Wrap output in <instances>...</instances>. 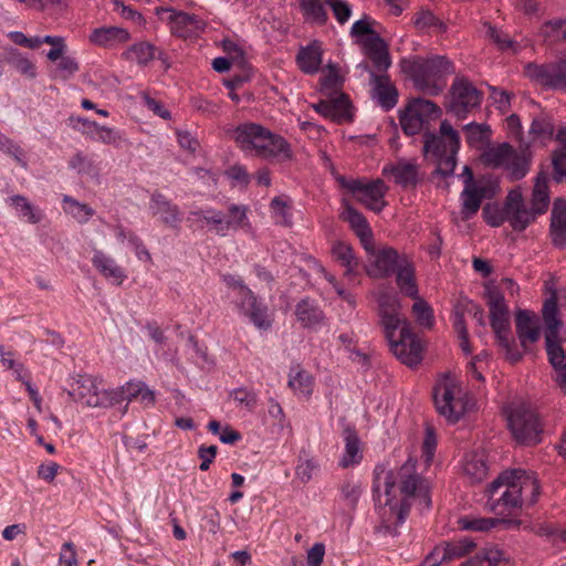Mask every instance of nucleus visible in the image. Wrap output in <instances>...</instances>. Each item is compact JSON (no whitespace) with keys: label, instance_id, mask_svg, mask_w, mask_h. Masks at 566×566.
Here are the masks:
<instances>
[{"label":"nucleus","instance_id":"f257e3e1","mask_svg":"<svg viewBox=\"0 0 566 566\" xmlns=\"http://www.w3.org/2000/svg\"><path fill=\"white\" fill-rule=\"evenodd\" d=\"M416 467L417 461L412 458H408L398 470L388 469L384 463L375 467L373 493L380 520L379 533L397 536L412 500H419L426 507L430 506L428 483Z\"/></svg>","mask_w":566,"mask_h":566},{"label":"nucleus","instance_id":"f03ea898","mask_svg":"<svg viewBox=\"0 0 566 566\" xmlns=\"http://www.w3.org/2000/svg\"><path fill=\"white\" fill-rule=\"evenodd\" d=\"M486 495V507L499 515H505L524 505L535 504L539 485L533 473L506 471L488 486Z\"/></svg>","mask_w":566,"mask_h":566},{"label":"nucleus","instance_id":"7ed1b4c3","mask_svg":"<svg viewBox=\"0 0 566 566\" xmlns=\"http://www.w3.org/2000/svg\"><path fill=\"white\" fill-rule=\"evenodd\" d=\"M399 64L413 86L430 96L441 94L448 77L455 72L453 63L444 55H411L401 59Z\"/></svg>","mask_w":566,"mask_h":566},{"label":"nucleus","instance_id":"20e7f679","mask_svg":"<svg viewBox=\"0 0 566 566\" xmlns=\"http://www.w3.org/2000/svg\"><path fill=\"white\" fill-rule=\"evenodd\" d=\"M232 138L249 155L277 160L292 158L290 144L260 124H240L233 130Z\"/></svg>","mask_w":566,"mask_h":566},{"label":"nucleus","instance_id":"39448f33","mask_svg":"<svg viewBox=\"0 0 566 566\" xmlns=\"http://www.w3.org/2000/svg\"><path fill=\"white\" fill-rule=\"evenodd\" d=\"M385 336L392 354L405 365H418L422 359V344L411 331L410 323L400 314L380 317Z\"/></svg>","mask_w":566,"mask_h":566},{"label":"nucleus","instance_id":"423d86ee","mask_svg":"<svg viewBox=\"0 0 566 566\" xmlns=\"http://www.w3.org/2000/svg\"><path fill=\"white\" fill-rule=\"evenodd\" d=\"M460 149L459 133L448 120L440 124L439 135L426 134L423 151L437 160V172L442 176L453 174L457 165V154Z\"/></svg>","mask_w":566,"mask_h":566},{"label":"nucleus","instance_id":"0eeeda50","mask_svg":"<svg viewBox=\"0 0 566 566\" xmlns=\"http://www.w3.org/2000/svg\"><path fill=\"white\" fill-rule=\"evenodd\" d=\"M558 307L555 298H548L543 305V319L545 323L546 353L551 365L556 373V381L566 391V364L562 342L565 337L560 333L562 322L557 317Z\"/></svg>","mask_w":566,"mask_h":566},{"label":"nucleus","instance_id":"6e6552de","mask_svg":"<svg viewBox=\"0 0 566 566\" xmlns=\"http://www.w3.org/2000/svg\"><path fill=\"white\" fill-rule=\"evenodd\" d=\"M484 296L490 310L491 326L500 346L505 350L510 361H518L522 355L515 349L511 337L509 306L503 293L495 285L489 284L485 286Z\"/></svg>","mask_w":566,"mask_h":566},{"label":"nucleus","instance_id":"1a4fd4ad","mask_svg":"<svg viewBox=\"0 0 566 566\" xmlns=\"http://www.w3.org/2000/svg\"><path fill=\"white\" fill-rule=\"evenodd\" d=\"M437 411L449 422H457L469 409V399L458 380L446 375L433 388Z\"/></svg>","mask_w":566,"mask_h":566},{"label":"nucleus","instance_id":"9d476101","mask_svg":"<svg viewBox=\"0 0 566 566\" xmlns=\"http://www.w3.org/2000/svg\"><path fill=\"white\" fill-rule=\"evenodd\" d=\"M223 282L238 292L239 300L237 306L242 315L259 329H268L271 326L269 310L265 304L260 302L254 293L243 284L242 280L232 274L222 276Z\"/></svg>","mask_w":566,"mask_h":566},{"label":"nucleus","instance_id":"9b49d317","mask_svg":"<svg viewBox=\"0 0 566 566\" xmlns=\"http://www.w3.org/2000/svg\"><path fill=\"white\" fill-rule=\"evenodd\" d=\"M509 427L515 440L522 444H536L541 441L543 428L539 418L525 403H520L511 409Z\"/></svg>","mask_w":566,"mask_h":566},{"label":"nucleus","instance_id":"f8f14e48","mask_svg":"<svg viewBox=\"0 0 566 566\" xmlns=\"http://www.w3.org/2000/svg\"><path fill=\"white\" fill-rule=\"evenodd\" d=\"M339 182L357 201L371 211L380 212L387 205L384 198L388 191V187L381 179L368 181L365 179H346L343 177L339 179Z\"/></svg>","mask_w":566,"mask_h":566},{"label":"nucleus","instance_id":"ddd939ff","mask_svg":"<svg viewBox=\"0 0 566 566\" xmlns=\"http://www.w3.org/2000/svg\"><path fill=\"white\" fill-rule=\"evenodd\" d=\"M525 74L546 90L566 91V57L546 64L528 63Z\"/></svg>","mask_w":566,"mask_h":566},{"label":"nucleus","instance_id":"4468645a","mask_svg":"<svg viewBox=\"0 0 566 566\" xmlns=\"http://www.w3.org/2000/svg\"><path fill=\"white\" fill-rule=\"evenodd\" d=\"M482 98V92L469 80L457 77L450 90L449 111L458 118H464L469 112L480 106Z\"/></svg>","mask_w":566,"mask_h":566},{"label":"nucleus","instance_id":"2eb2a0df","mask_svg":"<svg viewBox=\"0 0 566 566\" xmlns=\"http://www.w3.org/2000/svg\"><path fill=\"white\" fill-rule=\"evenodd\" d=\"M370 256L369 275L375 277H387L394 274L402 263V259H408L405 254H399L397 250L390 247H384L376 250L371 242V249L366 251Z\"/></svg>","mask_w":566,"mask_h":566},{"label":"nucleus","instance_id":"dca6fc26","mask_svg":"<svg viewBox=\"0 0 566 566\" xmlns=\"http://www.w3.org/2000/svg\"><path fill=\"white\" fill-rule=\"evenodd\" d=\"M507 221L515 231H523L539 214L534 207L527 208L522 192L518 189L511 190L505 202Z\"/></svg>","mask_w":566,"mask_h":566},{"label":"nucleus","instance_id":"f3484780","mask_svg":"<svg viewBox=\"0 0 566 566\" xmlns=\"http://www.w3.org/2000/svg\"><path fill=\"white\" fill-rule=\"evenodd\" d=\"M464 170L468 172V178L464 180V189L461 192V214L463 220H469L478 213L482 201L486 198L488 187L473 180V174L468 166H464Z\"/></svg>","mask_w":566,"mask_h":566},{"label":"nucleus","instance_id":"a211bd4d","mask_svg":"<svg viewBox=\"0 0 566 566\" xmlns=\"http://www.w3.org/2000/svg\"><path fill=\"white\" fill-rule=\"evenodd\" d=\"M168 13L167 21L172 34L179 38H188L197 34L205 27V23L196 14L184 11H176L171 8H161L158 13Z\"/></svg>","mask_w":566,"mask_h":566},{"label":"nucleus","instance_id":"6ab92c4d","mask_svg":"<svg viewBox=\"0 0 566 566\" xmlns=\"http://www.w3.org/2000/svg\"><path fill=\"white\" fill-rule=\"evenodd\" d=\"M69 395L75 400L81 401L87 407H103L102 390L98 388L96 380L88 375H78L77 379L72 384V390Z\"/></svg>","mask_w":566,"mask_h":566},{"label":"nucleus","instance_id":"aec40b11","mask_svg":"<svg viewBox=\"0 0 566 566\" xmlns=\"http://www.w3.org/2000/svg\"><path fill=\"white\" fill-rule=\"evenodd\" d=\"M382 175L392 177L394 181L403 188L416 187L422 179L420 166L415 160L407 159L385 165Z\"/></svg>","mask_w":566,"mask_h":566},{"label":"nucleus","instance_id":"412c9836","mask_svg":"<svg viewBox=\"0 0 566 566\" xmlns=\"http://www.w3.org/2000/svg\"><path fill=\"white\" fill-rule=\"evenodd\" d=\"M371 96L385 111L392 109L398 103V91L387 75L370 71Z\"/></svg>","mask_w":566,"mask_h":566},{"label":"nucleus","instance_id":"4be33fe9","mask_svg":"<svg viewBox=\"0 0 566 566\" xmlns=\"http://www.w3.org/2000/svg\"><path fill=\"white\" fill-rule=\"evenodd\" d=\"M516 334L522 347L528 346L539 338V319L537 315L527 310H518L515 317Z\"/></svg>","mask_w":566,"mask_h":566},{"label":"nucleus","instance_id":"5701e85b","mask_svg":"<svg viewBox=\"0 0 566 566\" xmlns=\"http://www.w3.org/2000/svg\"><path fill=\"white\" fill-rule=\"evenodd\" d=\"M340 218L344 221L348 222L350 229L359 238L364 249L366 251H369V249H371L373 231L369 227L367 219L363 216V213L346 202L344 203V209L340 213Z\"/></svg>","mask_w":566,"mask_h":566},{"label":"nucleus","instance_id":"b1692460","mask_svg":"<svg viewBox=\"0 0 566 566\" xmlns=\"http://www.w3.org/2000/svg\"><path fill=\"white\" fill-rule=\"evenodd\" d=\"M149 209L153 216L159 217L160 221L168 227L177 228L181 220L178 206L158 191L151 195Z\"/></svg>","mask_w":566,"mask_h":566},{"label":"nucleus","instance_id":"393cba45","mask_svg":"<svg viewBox=\"0 0 566 566\" xmlns=\"http://www.w3.org/2000/svg\"><path fill=\"white\" fill-rule=\"evenodd\" d=\"M129 32L119 27H101L92 31L88 36L91 43L103 46L114 48L129 40Z\"/></svg>","mask_w":566,"mask_h":566},{"label":"nucleus","instance_id":"a878e982","mask_svg":"<svg viewBox=\"0 0 566 566\" xmlns=\"http://www.w3.org/2000/svg\"><path fill=\"white\" fill-rule=\"evenodd\" d=\"M364 48L377 71H386L391 65L387 44L378 34L366 38Z\"/></svg>","mask_w":566,"mask_h":566},{"label":"nucleus","instance_id":"bb28decb","mask_svg":"<svg viewBox=\"0 0 566 566\" xmlns=\"http://www.w3.org/2000/svg\"><path fill=\"white\" fill-rule=\"evenodd\" d=\"M92 263L94 268L108 281L119 285L126 279L124 270L116 261L101 250H95Z\"/></svg>","mask_w":566,"mask_h":566},{"label":"nucleus","instance_id":"cd10ccee","mask_svg":"<svg viewBox=\"0 0 566 566\" xmlns=\"http://www.w3.org/2000/svg\"><path fill=\"white\" fill-rule=\"evenodd\" d=\"M551 238L557 248L566 245V200L557 199L551 214Z\"/></svg>","mask_w":566,"mask_h":566},{"label":"nucleus","instance_id":"c85d7f7f","mask_svg":"<svg viewBox=\"0 0 566 566\" xmlns=\"http://www.w3.org/2000/svg\"><path fill=\"white\" fill-rule=\"evenodd\" d=\"M331 253L333 259L345 268V276H350L356 273L358 259L350 244L344 241H335L332 244Z\"/></svg>","mask_w":566,"mask_h":566},{"label":"nucleus","instance_id":"c756f323","mask_svg":"<svg viewBox=\"0 0 566 566\" xmlns=\"http://www.w3.org/2000/svg\"><path fill=\"white\" fill-rule=\"evenodd\" d=\"M395 273L401 293L408 297H417L418 286L415 280V268L409 259H402V263Z\"/></svg>","mask_w":566,"mask_h":566},{"label":"nucleus","instance_id":"7c9ffc66","mask_svg":"<svg viewBox=\"0 0 566 566\" xmlns=\"http://www.w3.org/2000/svg\"><path fill=\"white\" fill-rule=\"evenodd\" d=\"M313 377L298 366L292 367L289 373V387L295 395L310 398L313 392Z\"/></svg>","mask_w":566,"mask_h":566},{"label":"nucleus","instance_id":"2f4dec72","mask_svg":"<svg viewBox=\"0 0 566 566\" xmlns=\"http://www.w3.org/2000/svg\"><path fill=\"white\" fill-rule=\"evenodd\" d=\"M488 470L485 455L482 452H471L465 455L463 472L472 483L484 480Z\"/></svg>","mask_w":566,"mask_h":566},{"label":"nucleus","instance_id":"473e14b6","mask_svg":"<svg viewBox=\"0 0 566 566\" xmlns=\"http://www.w3.org/2000/svg\"><path fill=\"white\" fill-rule=\"evenodd\" d=\"M298 67L306 74H314L322 64V49L317 43L302 48L296 57Z\"/></svg>","mask_w":566,"mask_h":566},{"label":"nucleus","instance_id":"72a5a7b5","mask_svg":"<svg viewBox=\"0 0 566 566\" xmlns=\"http://www.w3.org/2000/svg\"><path fill=\"white\" fill-rule=\"evenodd\" d=\"M224 226L227 227V235L239 229L245 231L251 230V223L248 218V207L244 205H230L228 213L224 214Z\"/></svg>","mask_w":566,"mask_h":566},{"label":"nucleus","instance_id":"f704fd0d","mask_svg":"<svg viewBox=\"0 0 566 566\" xmlns=\"http://www.w3.org/2000/svg\"><path fill=\"white\" fill-rule=\"evenodd\" d=\"M515 149L509 143H502L497 146L489 147L483 154V161L494 168H506Z\"/></svg>","mask_w":566,"mask_h":566},{"label":"nucleus","instance_id":"c9c22d12","mask_svg":"<svg viewBox=\"0 0 566 566\" xmlns=\"http://www.w3.org/2000/svg\"><path fill=\"white\" fill-rule=\"evenodd\" d=\"M549 205L548 191V175L544 171L539 172L535 179V185L532 193L531 206L534 207L535 212L544 213Z\"/></svg>","mask_w":566,"mask_h":566},{"label":"nucleus","instance_id":"e433bc0d","mask_svg":"<svg viewBox=\"0 0 566 566\" xmlns=\"http://www.w3.org/2000/svg\"><path fill=\"white\" fill-rule=\"evenodd\" d=\"M532 154L527 146L515 150L505 170L513 180L522 179L530 170Z\"/></svg>","mask_w":566,"mask_h":566},{"label":"nucleus","instance_id":"4c0bfd02","mask_svg":"<svg viewBox=\"0 0 566 566\" xmlns=\"http://www.w3.org/2000/svg\"><path fill=\"white\" fill-rule=\"evenodd\" d=\"M344 441L345 450L339 465L342 468H349L359 464L363 459L359 438L354 431H347Z\"/></svg>","mask_w":566,"mask_h":566},{"label":"nucleus","instance_id":"58836bf2","mask_svg":"<svg viewBox=\"0 0 566 566\" xmlns=\"http://www.w3.org/2000/svg\"><path fill=\"white\" fill-rule=\"evenodd\" d=\"M295 314L305 327L315 326L324 319L323 312L310 300H302L297 303Z\"/></svg>","mask_w":566,"mask_h":566},{"label":"nucleus","instance_id":"ea45409f","mask_svg":"<svg viewBox=\"0 0 566 566\" xmlns=\"http://www.w3.org/2000/svg\"><path fill=\"white\" fill-rule=\"evenodd\" d=\"M128 59L135 60L140 65H147L155 57H161L158 48L149 42L133 44L127 51Z\"/></svg>","mask_w":566,"mask_h":566},{"label":"nucleus","instance_id":"a19ab883","mask_svg":"<svg viewBox=\"0 0 566 566\" xmlns=\"http://www.w3.org/2000/svg\"><path fill=\"white\" fill-rule=\"evenodd\" d=\"M319 470L318 462L305 452L298 455L295 467V478L303 484L308 483Z\"/></svg>","mask_w":566,"mask_h":566},{"label":"nucleus","instance_id":"79ce46f5","mask_svg":"<svg viewBox=\"0 0 566 566\" xmlns=\"http://www.w3.org/2000/svg\"><path fill=\"white\" fill-rule=\"evenodd\" d=\"M63 205L64 211L80 223H86L94 214V210L90 206L82 203L67 195L63 197Z\"/></svg>","mask_w":566,"mask_h":566},{"label":"nucleus","instance_id":"37998d69","mask_svg":"<svg viewBox=\"0 0 566 566\" xmlns=\"http://www.w3.org/2000/svg\"><path fill=\"white\" fill-rule=\"evenodd\" d=\"M315 111L328 117L347 118L349 117L348 101L345 96L329 102H319L314 106Z\"/></svg>","mask_w":566,"mask_h":566},{"label":"nucleus","instance_id":"c03bdc74","mask_svg":"<svg viewBox=\"0 0 566 566\" xmlns=\"http://www.w3.org/2000/svg\"><path fill=\"white\" fill-rule=\"evenodd\" d=\"M377 303L379 317L398 314L401 307L397 293L388 289H382L378 292Z\"/></svg>","mask_w":566,"mask_h":566},{"label":"nucleus","instance_id":"a18cd8bd","mask_svg":"<svg viewBox=\"0 0 566 566\" xmlns=\"http://www.w3.org/2000/svg\"><path fill=\"white\" fill-rule=\"evenodd\" d=\"M415 303L411 307L412 314L417 323L424 328H432L434 325L433 310L427 301L419 295L412 297Z\"/></svg>","mask_w":566,"mask_h":566},{"label":"nucleus","instance_id":"49530a36","mask_svg":"<svg viewBox=\"0 0 566 566\" xmlns=\"http://www.w3.org/2000/svg\"><path fill=\"white\" fill-rule=\"evenodd\" d=\"M272 217L276 224L284 227L292 226V207L287 199L275 197L271 201Z\"/></svg>","mask_w":566,"mask_h":566},{"label":"nucleus","instance_id":"de8ad7c7","mask_svg":"<svg viewBox=\"0 0 566 566\" xmlns=\"http://www.w3.org/2000/svg\"><path fill=\"white\" fill-rule=\"evenodd\" d=\"M7 62L19 73L29 78H34L36 76V67L34 63L15 49L9 51Z\"/></svg>","mask_w":566,"mask_h":566},{"label":"nucleus","instance_id":"09e8293b","mask_svg":"<svg viewBox=\"0 0 566 566\" xmlns=\"http://www.w3.org/2000/svg\"><path fill=\"white\" fill-rule=\"evenodd\" d=\"M52 72L53 78L66 81L74 76L80 70V64L73 56L61 54Z\"/></svg>","mask_w":566,"mask_h":566},{"label":"nucleus","instance_id":"8fccbe9b","mask_svg":"<svg viewBox=\"0 0 566 566\" xmlns=\"http://www.w3.org/2000/svg\"><path fill=\"white\" fill-rule=\"evenodd\" d=\"M202 220L217 235L227 237V227L224 226V214L222 211L212 207H203Z\"/></svg>","mask_w":566,"mask_h":566},{"label":"nucleus","instance_id":"3c124183","mask_svg":"<svg viewBox=\"0 0 566 566\" xmlns=\"http://www.w3.org/2000/svg\"><path fill=\"white\" fill-rule=\"evenodd\" d=\"M407 107L426 123L441 113L440 108L433 102L424 98H416L411 101Z\"/></svg>","mask_w":566,"mask_h":566},{"label":"nucleus","instance_id":"603ef678","mask_svg":"<svg viewBox=\"0 0 566 566\" xmlns=\"http://www.w3.org/2000/svg\"><path fill=\"white\" fill-rule=\"evenodd\" d=\"M10 201L19 217L25 218L31 223H38L42 220V213L35 210L23 196H13Z\"/></svg>","mask_w":566,"mask_h":566},{"label":"nucleus","instance_id":"864d4df0","mask_svg":"<svg viewBox=\"0 0 566 566\" xmlns=\"http://www.w3.org/2000/svg\"><path fill=\"white\" fill-rule=\"evenodd\" d=\"M13 356L14 354L12 352L6 350L3 346H0V361L2 366L12 370L17 380L25 381L27 378H30V374L24 365L17 361Z\"/></svg>","mask_w":566,"mask_h":566},{"label":"nucleus","instance_id":"5fc2aeb1","mask_svg":"<svg viewBox=\"0 0 566 566\" xmlns=\"http://www.w3.org/2000/svg\"><path fill=\"white\" fill-rule=\"evenodd\" d=\"M497 520L465 515L458 520L459 527L465 531L485 532L495 526Z\"/></svg>","mask_w":566,"mask_h":566},{"label":"nucleus","instance_id":"6e6d98bb","mask_svg":"<svg viewBox=\"0 0 566 566\" xmlns=\"http://www.w3.org/2000/svg\"><path fill=\"white\" fill-rule=\"evenodd\" d=\"M467 142L470 146H479L489 140L491 129L485 124L470 123L465 125Z\"/></svg>","mask_w":566,"mask_h":566},{"label":"nucleus","instance_id":"4d7b16f0","mask_svg":"<svg viewBox=\"0 0 566 566\" xmlns=\"http://www.w3.org/2000/svg\"><path fill=\"white\" fill-rule=\"evenodd\" d=\"M300 7L307 19L317 23H325L327 13L319 0H301Z\"/></svg>","mask_w":566,"mask_h":566},{"label":"nucleus","instance_id":"13d9d810","mask_svg":"<svg viewBox=\"0 0 566 566\" xmlns=\"http://www.w3.org/2000/svg\"><path fill=\"white\" fill-rule=\"evenodd\" d=\"M566 20L548 21L541 29V35L547 43L564 40L566 32Z\"/></svg>","mask_w":566,"mask_h":566},{"label":"nucleus","instance_id":"bf43d9fd","mask_svg":"<svg viewBox=\"0 0 566 566\" xmlns=\"http://www.w3.org/2000/svg\"><path fill=\"white\" fill-rule=\"evenodd\" d=\"M501 552L497 549H485L465 560L462 566H499Z\"/></svg>","mask_w":566,"mask_h":566},{"label":"nucleus","instance_id":"052dcab7","mask_svg":"<svg viewBox=\"0 0 566 566\" xmlns=\"http://www.w3.org/2000/svg\"><path fill=\"white\" fill-rule=\"evenodd\" d=\"M530 133L536 138H548L553 136L554 124L547 115H539L532 122Z\"/></svg>","mask_w":566,"mask_h":566},{"label":"nucleus","instance_id":"680f3d73","mask_svg":"<svg viewBox=\"0 0 566 566\" xmlns=\"http://www.w3.org/2000/svg\"><path fill=\"white\" fill-rule=\"evenodd\" d=\"M400 124L407 135H416L421 132L426 122L406 107L400 115Z\"/></svg>","mask_w":566,"mask_h":566},{"label":"nucleus","instance_id":"e2e57ef3","mask_svg":"<svg viewBox=\"0 0 566 566\" xmlns=\"http://www.w3.org/2000/svg\"><path fill=\"white\" fill-rule=\"evenodd\" d=\"M363 488L358 481H345L340 486L342 497L347 501L350 506H355L361 495Z\"/></svg>","mask_w":566,"mask_h":566},{"label":"nucleus","instance_id":"0e129e2a","mask_svg":"<svg viewBox=\"0 0 566 566\" xmlns=\"http://www.w3.org/2000/svg\"><path fill=\"white\" fill-rule=\"evenodd\" d=\"M486 35L501 49H511L513 52H517V45L512 39L501 30L488 24Z\"/></svg>","mask_w":566,"mask_h":566},{"label":"nucleus","instance_id":"69168bd1","mask_svg":"<svg viewBox=\"0 0 566 566\" xmlns=\"http://www.w3.org/2000/svg\"><path fill=\"white\" fill-rule=\"evenodd\" d=\"M94 140L118 147L124 138L119 130L99 125Z\"/></svg>","mask_w":566,"mask_h":566},{"label":"nucleus","instance_id":"338daca9","mask_svg":"<svg viewBox=\"0 0 566 566\" xmlns=\"http://www.w3.org/2000/svg\"><path fill=\"white\" fill-rule=\"evenodd\" d=\"M70 124L73 128L80 130L82 134L88 136L93 140L95 139L96 132L99 127V124H97L96 122L78 116H71Z\"/></svg>","mask_w":566,"mask_h":566},{"label":"nucleus","instance_id":"774afa93","mask_svg":"<svg viewBox=\"0 0 566 566\" xmlns=\"http://www.w3.org/2000/svg\"><path fill=\"white\" fill-rule=\"evenodd\" d=\"M415 23L419 29H437L438 31H444L446 29L443 22L430 11L419 12Z\"/></svg>","mask_w":566,"mask_h":566}]
</instances>
